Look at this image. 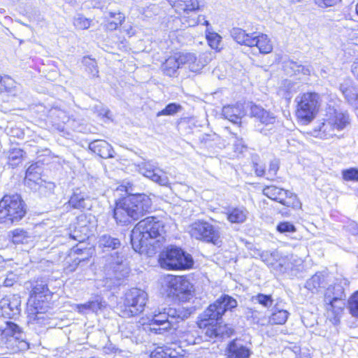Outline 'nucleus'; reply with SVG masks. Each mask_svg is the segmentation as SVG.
<instances>
[{"label": "nucleus", "instance_id": "obj_3", "mask_svg": "<svg viewBox=\"0 0 358 358\" xmlns=\"http://www.w3.org/2000/svg\"><path fill=\"white\" fill-rule=\"evenodd\" d=\"M346 279L337 280L334 285H329L324 294V306L327 316L334 324L338 322V315L343 311L345 306L346 294L344 285H348Z\"/></svg>", "mask_w": 358, "mask_h": 358}, {"label": "nucleus", "instance_id": "obj_8", "mask_svg": "<svg viewBox=\"0 0 358 358\" xmlns=\"http://www.w3.org/2000/svg\"><path fill=\"white\" fill-rule=\"evenodd\" d=\"M148 301V294L143 289L131 288L126 292L123 304L117 307L118 314L122 317H131L143 312Z\"/></svg>", "mask_w": 358, "mask_h": 358}, {"label": "nucleus", "instance_id": "obj_58", "mask_svg": "<svg viewBox=\"0 0 358 358\" xmlns=\"http://www.w3.org/2000/svg\"><path fill=\"white\" fill-rule=\"evenodd\" d=\"M220 334H216L217 338H222L224 337H229L231 334L230 329L227 328V326H215Z\"/></svg>", "mask_w": 358, "mask_h": 358}, {"label": "nucleus", "instance_id": "obj_12", "mask_svg": "<svg viewBox=\"0 0 358 358\" xmlns=\"http://www.w3.org/2000/svg\"><path fill=\"white\" fill-rule=\"evenodd\" d=\"M237 306V301L233 297L224 294L210 304L203 313V320L218 321L227 310H231Z\"/></svg>", "mask_w": 358, "mask_h": 358}, {"label": "nucleus", "instance_id": "obj_25", "mask_svg": "<svg viewBox=\"0 0 358 358\" xmlns=\"http://www.w3.org/2000/svg\"><path fill=\"white\" fill-rule=\"evenodd\" d=\"M255 34V32L247 33L245 30L239 27H233L230 30V35L236 43L248 47L253 43L252 37Z\"/></svg>", "mask_w": 358, "mask_h": 358}, {"label": "nucleus", "instance_id": "obj_61", "mask_svg": "<svg viewBox=\"0 0 358 358\" xmlns=\"http://www.w3.org/2000/svg\"><path fill=\"white\" fill-rule=\"evenodd\" d=\"M253 169L258 176H263L265 174L264 167L257 163H253Z\"/></svg>", "mask_w": 358, "mask_h": 358}, {"label": "nucleus", "instance_id": "obj_6", "mask_svg": "<svg viewBox=\"0 0 358 358\" xmlns=\"http://www.w3.org/2000/svg\"><path fill=\"white\" fill-rule=\"evenodd\" d=\"M26 205L20 195H5L0 201V224L11 225L26 214Z\"/></svg>", "mask_w": 358, "mask_h": 358}, {"label": "nucleus", "instance_id": "obj_28", "mask_svg": "<svg viewBox=\"0 0 358 358\" xmlns=\"http://www.w3.org/2000/svg\"><path fill=\"white\" fill-rule=\"evenodd\" d=\"M50 291L46 280L44 279H38L33 284L31 296L34 297L35 299L38 301H43L42 298L44 297L46 299Z\"/></svg>", "mask_w": 358, "mask_h": 358}, {"label": "nucleus", "instance_id": "obj_23", "mask_svg": "<svg viewBox=\"0 0 358 358\" xmlns=\"http://www.w3.org/2000/svg\"><path fill=\"white\" fill-rule=\"evenodd\" d=\"M251 115L261 124L266 126L273 124L275 122L276 117L273 113L256 105L251 107Z\"/></svg>", "mask_w": 358, "mask_h": 358}, {"label": "nucleus", "instance_id": "obj_19", "mask_svg": "<svg viewBox=\"0 0 358 358\" xmlns=\"http://www.w3.org/2000/svg\"><path fill=\"white\" fill-rule=\"evenodd\" d=\"M227 352V358H249L251 355L250 350L237 340L229 343Z\"/></svg>", "mask_w": 358, "mask_h": 358}, {"label": "nucleus", "instance_id": "obj_21", "mask_svg": "<svg viewBox=\"0 0 358 358\" xmlns=\"http://www.w3.org/2000/svg\"><path fill=\"white\" fill-rule=\"evenodd\" d=\"M89 149L103 159L113 157L112 146L106 141L95 140L89 144Z\"/></svg>", "mask_w": 358, "mask_h": 358}, {"label": "nucleus", "instance_id": "obj_15", "mask_svg": "<svg viewBox=\"0 0 358 358\" xmlns=\"http://www.w3.org/2000/svg\"><path fill=\"white\" fill-rule=\"evenodd\" d=\"M263 194L268 198L287 207L292 208H301V203L299 201L297 196L282 188L274 185L266 186L263 189Z\"/></svg>", "mask_w": 358, "mask_h": 358}, {"label": "nucleus", "instance_id": "obj_64", "mask_svg": "<svg viewBox=\"0 0 358 358\" xmlns=\"http://www.w3.org/2000/svg\"><path fill=\"white\" fill-rule=\"evenodd\" d=\"M352 72L358 80V58L356 59L352 65Z\"/></svg>", "mask_w": 358, "mask_h": 358}, {"label": "nucleus", "instance_id": "obj_41", "mask_svg": "<svg viewBox=\"0 0 358 358\" xmlns=\"http://www.w3.org/2000/svg\"><path fill=\"white\" fill-rule=\"evenodd\" d=\"M297 91L294 84L289 80H285L282 86L280 88L279 93L284 96L285 99H289L294 93Z\"/></svg>", "mask_w": 358, "mask_h": 358}, {"label": "nucleus", "instance_id": "obj_29", "mask_svg": "<svg viewBox=\"0 0 358 358\" xmlns=\"http://www.w3.org/2000/svg\"><path fill=\"white\" fill-rule=\"evenodd\" d=\"M340 90L349 103L355 106L357 105L358 93L357 89L350 80L341 83Z\"/></svg>", "mask_w": 358, "mask_h": 358}, {"label": "nucleus", "instance_id": "obj_22", "mask_svg": "<svg viewBox=\"0 0 358 358\" xmlns=\"http://www.w3.org/2000/svg\"><path fill=\"white\" fill-rule=\"evenodd\" d=\"M170 5L175 9L176 12L182 13L196 11L199 9L197 0H168Z\"/></svg>", "mask_w": 358, "mask_h": 358}, {"label": "nucleus", "instance_id": "obj_7", "mask_svg": "<svg viewBox=\"0 0 358 358\" xmlns=\"http://www.w3.org/2000/svg\"><path fill=\"white\" fill-rule=\"evenodd\" d=\"M349 122V115L346 112L329 107L323 122H320L314 131L317 137L329 138L336 135V129H343Z\"/></svg>", "mask_w": 358, "mask_h": 358}, {"label": "nucleus", "instance_id": "obj_53", "mask_svg": "<svg viewBox=\"0 0 358 358\" xmlns=\"http://www.w3.org/2000/svg\"><path fill=\"white\" fill-rule=\"evenodd\" d=\"M277 231L282 234L293 233L296 231L294 225L289 222H282L277 225Z\"/></svg>", "mask_w": 358, "mask_h": 358}, {"label": "nucleus", "instance_id": "obj_42", "mask_svg": "<svg viewBox=\"0 0 358 358\" xmlns=\"http://www.w3.org/2000/svg\"><path fill=\"white\" fill-rule=\"evenodd\" d=\"M38 185V191L45 196L53 194L55 185L52 182H47L42 179L36 185Z\"/></svg>", "mask_w": 358, "mask_h": 358}, {"label": "nucleus", "instance_id": "obj_26", "mask_svg": "<svg viewBox=\"0 0 358 358\" xmlns=\"http://www.w3.org/2000/svg\"><path fill=\"white\" fill-rule=\"evenodd\" d=\"M69 205L76 209H90L92 203L90 199L81 192H74L69 201Z\"/></svg>", "mask_w": 358, "mask_h": 358}, {"label": "nucleus", "instance_id": "obj_9", "mask_svg": "<svg viewBox=\"0 0 358 358\" xmlns=\"http://www.w3.org/2000/svg\"><path fill=\"white\" fill-rule=\"evenodd\" d=\"M159 263L162 268L169 270L188 269L192 267L194 261L192 256L180 248H167L161 254Z\"/></svg>", "mask_w": 358, "mask_h": 358}, {"label": "nucleus", "instance_id": "obj_50", "mask_svg": "<svg viewBox=\"0 0 358 358\" xmlns=\"http://www.w3.org/2000/svg\"><path fill=\"white\" fill-rule=\"evenodd\" d=\"M348 308L352 316L358 317V291L355 292L349 299Z\"/></svg>", "mask_w": 358, "mask_h": 358}, {"label": "nucleus", "instance_id": "obj_13", "mask_svg": "<svg viewBox=\"0 0 358 358\" xmlns=\"http://www.w3.org/2000/svg\"><path fill=\"white\" fill-rule=\"evenodd\" d=\"M138 171L152 182L171 188L169 178L166 173L158 167L156 162L151 160H143L137 165Z\"/></svg>", "mask_w": 358, "mask_h": 358}, {"label": "nucleus", "instance_id": "obj_57", "mask_svg": "<svg viewBox=\"0 0 358 358\" xmlns=\"http://www.w3.org/2000/svg\"><path fill=\"white\" fill-rule=\"evenodd\" d=\"M340 1L341 0H315V4L322 8L334 6Z\"/></svg>", "mask_w": 358, "mask_h": 358}, {"label": "nucleus", "instance_id": "obj_36", "mask_svg": "<svg viewBox=\"0 0 358 358\" xmlns=\"http://www.w3.org/2000/svg\"><path fill=\"white\" fill-rule=\"evenodd\" d=\"M177 58L179 61L180 67L187 66L188 69L192 71L193 64H196V55L191 52H178L176 53Z\"/></svg>", "mask_w": 358, "mask_h": 358}, {"label": "nucleus", "instance_id": "obj_45", "mask_svg": "<svg viewBox=\"0 0 358 358\" xmlns=\"http://www.w3.org/2000/svg\"><path fill=\"white\" fill-rule=\"evenodd\" d=\"M83 64L85 66L86 71L92 76H98L99 70L96 62L94 59L85 57L83 59Z\"/></svg>", "mask_w": 358, "mask_h": 358}, {"label": "nucleus", "instance_id": "obj_35", "mask_svg": "<svg viewBox=\"0 0 358 358\" xmlns=\"http://www.w3.org/2000/svg\"><path fill=\"white\" fill-rule=\"evenodd\" d=\"M48 117L55 124L66 123L69 121L66 112L58 107L52 108L48 112Z\"/></svg>", "mask_w": 358, "mask_h": 358}, {"label": "nucleus", "instance_id": "obj_39", "mask_svg": "<svg viewBox=\"0 0 358 358\" xmlns=\"http://www.w3.org/2000/svg\"><path fill=\"white\" fill-rule=\"evenodd\" d=\"M124 19L125 17L123 13L117 14V17H115L114 20L108 19L107 16H104V27L109 31L116 30L122 24Z\"/></svg>", "mask_w": 358, "mask_h": 358}, {"label": "nucleus", "instance_id": "obj_48", "mask_svg": "<svg viewBox=\"0 0 358 358\" xmlns=\"http://www.w3.org/2000/svg\"><path fill=\"white\" fill-rule=\"evenodd\" d=\"M23 150L20 148L11 149L8 155L9 162L11 166L17 165L21 160L23 156Z\"/></svg>", "mask_w": 358, "mask_h": 358}, {"label": "nucleus", "instance_id": "obj_44", "mask_svg": "<svg viewBox=\"0 0 358 358\" xmlns=\"http://www.w3.org/2000/svg\"><path fill=\"white\" fill-rule=\"evenodd\" d=\"M180 15L185 27H194L199 23L195 11L182 13Z\"/></svg>", "mask_w": 358, "mask_h": 358}, {"label": "nucleus", "instance_id": "obj_52", "mask_svg": "<svg viewBox=\"0 0 358 358\" xmlns=\"http://www.w3.org/2000/svg\"><path fill=\"white\" fill-rule=\"evenodd\" d=\"M253 299L266 308L270 307L273 303V299L271 295L258 294L253 297Z\"/></svg>", "mask_w": 358, "mask_h": 358}, {"label": "nucleus", "instance_id": "obj_14", "mask_svg": "<svg viewBox=\"0 0 358 358\" xmlns=\"http://www.w3.org/2000/svg\"><path fill=\"white\" fill-rule=\"evenodd\" d=\"M106 284L108 289L120 284V281L126 278L129 273V268L126 263H124L122 258L115 262L110 260L105 267Z\"/></svg>", "mask_w": 358, "mask_h": 358}, {"label": "nucleus", "instance_id": "obj_2", "mask_svg": "<svg viewBox=\"0 0 358 358\" xmlns=\"http://www.w3.org/2000/svg\"><path fill=\"white\" fill-rule=\"evenodd\" d=\"M165 234L163 221L155 217H148L141 220L132 229L130 235L133 249L139 253L147 250L148 245L154 247L164 238Z\"/></svg>", "mask_w": 358, "mask_h": 358}, {"label": "nucleus", "instance_id": "obj_51", "mask_svg": "<svg viewBox=\"0 0 358 358\" xmlns=\"http://www.w3.org/2000/svg\"><path fill=\"white\" fill-rule=\"evenodd\" d=\"M342 176L345 180L358 181V169L350 168L342 171Z\"/></svg>", "mask_w": 358, "mask_h": 358}, {"label": "nucleus", "instance_id": "obj_27", "mask_svg": "<svg viewBox=\"0 0 358 358\" xmlns=\"http://www.w3.org/2000/svg\"><path fill=\"white\" fill-rule=\"evenodd\" d=\"M180 342L189 345L199 344L202 341V338L198 335V331L195 329V327H191L189 329L182 331H178Z\"/></svg>", "mask_w": 358, "mask_h": 358}, {"label": "nucleus", "instance_id": "obj_60", "mask_svg": "<svg viewBox=\"0 0 358 358\" xmlns=\"http://www.w3.org/2000/svg\"><path fill=\"white\" fill-rule=\"evenodd\" d=\"M90 305H91V310L92 312H97L106 306L105 302L99 300L90 301Z\"/></svg>", "mask_w": 358, "mask_h": 358}, {"label": "nucleus", "instance_id": "obj_59", "mask_svg": "<svg viewBox=\"0 0 358 358\" xmlns=\"http://www.w3.org/2000/svg\"><path fill=\"white\" fill-rule=\"evenodd\" d=\"M345 230L352 235H358V224L350 221L345 226Z\"/></svg>", "mask_w": 358, "mask_h": 358}, {"label": "nucleus", "instance_id": "obj_47", "mask_svg": "<svg viewBox=\"0 0 358 358\" xmlns=\"http://www.w3.org/2000/svg\"><path fill=\"white\" fill-rule=\"evenodd\" d=\"M15 84V81L9 76H3L1 78V87H3L6 92L13 96L15 95L16 92Z\"/></svg>", "mask_w": 358, "mask_h": 358}, {"label": "nucleus", "instance_id": "obj_4", "mask_svg": "<svg viewBox=\"0 0 358 358\" xmlns=\"http://www.w3.org/2000/svg\"><path fill=\"white\" fill-rule=\"evenodd\" d=\"M0 345L11 353L27 350L29 348L22 329L11 321L0 326Z\"/></svg>", "mask_w": 358, "mask_h": 358}, {"label": "nucleus", "instance_id": "obj_31", "mask_svg": "<svg viewBox=\"0 0 358 358\" xmlns=\"http://www.w3.org/2000/svg\"><path fill=\"white\" fill-rule=\"evenodd\" d=\"M11 241L14 244H27L32 241L31 234L22 229H15L10 231Z\"/></svg>", "mask_w": 358, "mask_h": 358}, {"label": "nucleus", "instance_id": "obj_17", "mask_svg": "<svg viewBox=\"0 0 358 358\" xmlns=\"http://www.w3.org/2000/svg\"><path fill=\"white\" fill-rule=\"evenodd\" d=\"M20 297L17 294L6 296L0 300V314L9 319L17 316L20 313Z\"/></svg>", "mask_w": 358, "mask_h": 358}, {"label": "nucleus", "instance_id": "obj_62", "mask_svg": "<svg viewBox=\"0 0 358 358\" xmlns=\"http://www.w3.org/2000/svg\"><path fill=\"white\" fill-rule=\"evenodd\" d=\"M216 334H220L217 331V329L215 327V326H212L210 327H208L206 331V336H208L210 338H217Z\"/></svg>", "mask_w": 358, "mask_h": 358}, {"label": "nucleus", "instance_id": "obj_18", "mask_svg": "<svg viewBox=\"0 0 358 358\" xmlns=\"http://www.w3.org/2000/svg\"><path fill=\"white\" fill-rule=\"evenodd\" d=\"M222 115L224 119L234 124H240L241 118L245 115L243 104L236 103L224 106L222 108Z\"/></svg>", "mask_w": 358, "mask_h": 358}, {"label": "nucleus", "instance_id": "obj_1", "mask_svg": "<svg viewBox=\"0 0 358 358\" xmlns=\"http://www.w3.org/2000/svg\"><path fill=\"white\" fill-rule=\"evenodd\" d=\"M126 192L130 195L116 201L113 209L114 219L122 225L141 218L152 209V201L148 195L132 194L128 187H126Z\"/></svg>", "mask_w": 358, "mask_h": 358}, {"label": "nucleus", "instance_id": "obj_37", "mask_svg": "<svg viewBox=\"0 0 358 358\" xmlns=\"http://www.w3.org/2000/svg\"><path fill=\"white\" fill-rule=\"evenodd\" d=\"M99 245L101 248L114 250L120 245V241L118 238L104 234L99 238Z\"/></svg>", "mask_w": 358, "mask_h": 358}, {"label": "nucleus", "instance_id": "obj_33", "mask_svg": "<svg viewBox=\"0 0 358 358\" xmlns=\"http://www.w3.org/2000/svg\"><path fill=\"white\" fill-rule=\"evenodd\" d=\"M289 313L275 306L272 310V313L269 317V322L272 324H284L287 320Z\"/></svg>", "mask_w": 358, "mask_h": 358}, {"label": "nucleus", "instance_id": "obj_24", "mask_svg": "<svg viewBox=\"0 0 358 358\" xmlns=\"http://www.w3.org/2000/svg\"><path fill=\"white\" fill-rule=\"evenodd\" d=\"M252 39L254 41L250 47H257L260 53L268 54L272 51L273 45L267 35L255 32Z\"/></svg>", "mask_w": 358, "mask_h": 358}, {"label": "nucleus", "instance_id": "obj_46", "mask_svg": "<svg viewBox=\"0 0 358 358\" xmlns=\"http://www.w3.org/2000/svg\"><path fill=\"white\" fill-rule=\"evenodd\" d=\"M182 110V106L180 104L176 103H169L165 108L159 111L157 113V116H162V115H174L179 111Z\"/></svg>", "mask_w": 358, "mask_h": 358}, {"label": "nucleus", "instance_id": "obj_49", "mask_svg": "<svg viewBox=\"0 0 358 358\" xmlns=\"http://www.w3.org/2000/svg\"><path fill=\"white\" fill-rule=\"evenodd\" d=\"M260 257L262 260L265 262L268 266H273L275 264L274 261L276 262L277 258L279 257L278 252L277 251H273L272 252H269L268 251L262 252L260 254Z\"/></svg>", "mask_w": 358, "mask_h": 358}, {"label": "nucleus", "instance_id": "obj_5", "mask_svg": "<svg viewBox=\"0 0 358 358\" xmlns=\"http://www.w3.org/2000/svg\"><path fill=\"white\" fill-rule=\"evenodd\" d=\"M190 312L184 308H158L153 313L150 320V325L164 326L163 328H150L155 334H161L162 330L170 329H176V324L189 317Z\"/></svg>", "mask_w": 358, "mask_h": 358}, {"label": "nucleus", "instance_id": "obj_10", "mask_svg": "<svg viewBox=\"0 0 358 358\" xmlns=\"http://www.w3.org/2000/svg\"><path fill=\"white\" fill-rule=\"evenodd\" d=\"M297 117L306 123L311 122L316 116L320 106V95L315 92H307L296 98Z\"/></svg>", "mask_w": 358, "mask_h": 358}, {"label": "nucleus", "instance_id": "obj_63", "mask_svg": "<svg viewBox=\"0 0 358 358\" xmlns=\"http://www.w3.org/2000/svg\"><path fill=\"white\" fill-rule=\"evenodd\" d=\"M90 301L85 303L78 305V310L80 313H83L85 310H91Z\"/></svg>", "mask_w": 358, "mask_h": 358}, {"label": "nucleus", "instance_id": "obj_43", "mask_svg": "<svg viewBox=\"0 0 358 358\" xmlns=\"http://www.w3.org/2000/svg\"><path fill=\"white\" fill-rule=\"evenodd\" d=\"M91 20L85 17L82 14H77L73 17V25L76 29H87L91 25Z\"/></svg>", "mask_w": 358, "mask_h": 358}, {"label": "nucleus", "instance_id": "obj_38", "mask_svg": "<svg viewBox=\"0 0 358 358\" xmlns=\"http://www.w3.org/2000/svg\"><path fill=\"white\" fill-rule=\"evenodd\" d=\"M210 52H203L197 58L196 57V64H193L192 72H199L212 60Z\"/></svg>", "mask_w": 358, "mask_h": 358}, {"label": "nucleus", "instance_id": "obj_40", "mask_svg": "<svg viewBox=\"0 0 358 358\" xmlns=\"http://www.w3.org/2000/svg\"><path fill=\"white\" fill-rule=\"evenodd\" d=\"M206 38L208 45L212 49H220L222 37L217 33L211 31L209 28H207L206 31Z\"/></svg>", "mask_w": 358, "mask_h": 358}, {"label": "nucleus", "instance_id": "obj_16", "mask_svg": "<svg viewBox=\"0 0 358 358\" xmlns=\"http://www.w3.org/2000/svg\"><path fill=\"white\" fill-rule=\"evenodd\" d=\"M169 294L179 296L188 294L192 289V285L183 276L167 275L164 279Z\"/></svg>", "mask_w": 358, "mask_h": 358}, {"label": "nucleus", "instance_id": "obj_11", "mask_svg": "<svg viewBox=\"0 0 358 358\" xmlns=\"http://www.w3.org/2000/svg\"><path fill=\"white\" fill-rule=\"evenodd\" d=\"M189 233L192 238L215 245L221 243L220 227L206 221L198 220L192 223Z\"/></svg>", "mask_w": 358, "mask_h": 358}, {"label": "nucleus", "instance_id": "obj_32", "mask_svg": "<svg viewBox=\"0 0 358 358\" xmlns=\"http://www.w3.org/2000/svg\"><path fill=\"white\" fill-rule=\"evenodd\" d=\"M42 169L38 163L32 164L30 165L26 171L25 182L28 185H31V182L36 185L41 180V173Z\"/></svg>", "mask_w": 358, "mask_h": 358}, {"label": "nucleus", "instance_id": "obj_56", "mask_svg": "<svg viewBox=\"0 0 358 358\" xmlns=\"http://www.w3.org/2000/svg\"><path fill=\"white\" fill-rule=\"evenodd\" d=\"M290 68L293 69L294 73H302L303 75H310V69L302 65H298L296 62L290 63Z\"/></svg>", "mask_w": 358, "mask_h": 358}, {"label": "nucleus", "instance_id": "obj_55", "mask_svg": "<svg viewBox=\"0 0 358 358\" xmlns=\"http://www.w3.org/2000/svg\"><path fill=\"white\" fill-rule=\"evenodd\" d=\"M278 169L279 161L276 159L271 160L269 164L266 178L268 180H273L274 177L277 174Z\"/></svg>", "mask_w": 358, "mask_h": 358}, {"label": "nucleus", "instance_id": "obj_30", "mask_svg": "<svg viewBox=\"0 0 358 358\" xmlns=\"http://www.w3.org/2000/svg\"><path fill=\"white\" fill-rule=\"evenodd\" d=\"M248 215V211L244 207L232 208L227 213V220L231 223H243Z\"/></svg>", "mask_w": 358, "mask_h": 358}, {"label": "nucleus", "instance_id": "obj_34", "mask_svg": "<svg viewBox=\"0 0 358 358\" xmlns=\"http://www.w3.org/2000/svg\"><path fill=\"white\" fill-rule=\"evenodd\" d=\"M180 67L179 61L176 54L169 57L162 66V71L169 76H174L177 69Z\"/></svg>", "mask_w": 358, "mask_h": 358}, {"label": "nucleus", "instance_id": "obj_54", "mask_svg": "<svg viewBox=\"0 0 358 358\" xmlns=\"http://www.w3.org/2000/svg\"><path fill=\"white\" fill-rule=\"evenodd\" d=\"M137 330V325L133 323H127L121 327L122 334L126 338L131 337Z\"/></svg>", "mask_w": 358, "mask_h": 358}, {"label": "nucleus", "instance_id": "obj_20", "mask_svg": "<svg viewBox=\"0 0 358 358\" xmlns=\"http://www.w3.org/2000/svg\"><path fill=\"white\" fill-rule=\"evenodd\" d=\"M328 278L326 273L317 272L306 281V287L313 293H317L326 287L329 281Z\"/></svg>", "mask_w": 358, "mask_h": 358}]
</instances>
